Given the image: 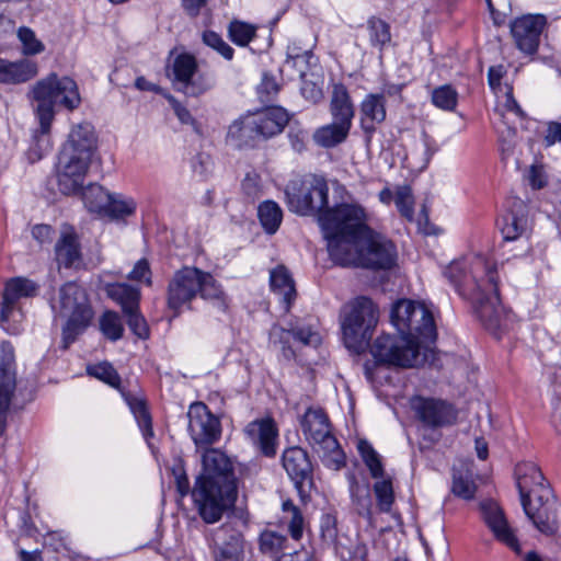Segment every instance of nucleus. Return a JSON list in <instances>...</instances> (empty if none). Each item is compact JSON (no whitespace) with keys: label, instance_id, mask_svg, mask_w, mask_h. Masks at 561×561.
<instances>
[{"label":"nucleus","instance_id":"obj_1","mask_svg":"<svg viewBox=\"0 0 561 561\" xmlns=\"http://www.w3.org/2000/svg\"><path fill=\"white\" fill-rule=\"evenodd\" d=\"M330 257L341 266L390 268L394 244L367 226V213L358 203H342L320 218Z\"/></svg>","mask_w":561,"mask_h":561},{"label":"nucleus","instance_id":"obj_2","mask_svg":"<svg viewBox=\"0 0 561 561\" xmlns=\"http://www.w3.org/2000/svg\"><path fill=\"white\" fill-rule=\"evenodd\" d=\"M399 336L380 335L371 346V355L380 365L410 368L426 357L427 345L436 339V327L431 311L409 299L397 301L390 313Z\"/></svg>","mask_w":561,"mask_h":561},{"label":"nucleus","instance_id":"obj_3","mask_svg":"<svg viewBox=\"0 0 561 561\" xmlns=\"http://www.w3.org/2000/svg\"><path fill=\"white\" fill-rule=\"evenodd\" d=\"M192 496L201 517L208 524L220 519L236 499L231 460L219 449L210 448L202 455V470L196 478Z\"/></svg>","mask_w":561,"mask_h":561},{"label":"nucleus","instance_id":"obj_4","mask_svg":"<svg viewBox=\"0 0 561 561\" xmlns=\"http://www.w3.org/2000/svg\"><path fill=\"white\" fill-rule=\"evenodd\" d=\"M35 117L44 131L50 129L56 108L75 111L81 104V95L77 82L68 76L55 72L36 81L30 90Z\"/></svg>","mask_w":561,"mask_h":561},{"label":"nucleus","instance_id":"obj_5","mask_svg":"<svg viewBox=\"0 0 561 561\" xmlns=\"http://www.w3.org/2000/svg\"><path fill=\"white\" fill-rule=\"evenodd\" d=\"M378 319V307L368 297L359 296L345 304L340 314L345 346L356 353L364 351L373 336Z\"/></svg>","mask_w":561,"mask_h":561},{"label":"nucleus","instance_id":"obj_6","mask_svg":"<svg viewBox=\"0 0 561 561\" xmlns=\"http://www.w3.org/2000/svg\"><path fill=\"white\" fill-rule=\"evenodd\" d=\"M56 317L66 320L62 329L64 346L68 347L90 324L93 312L85 291L76 283L62 285L50 300Z\"/></svg>","mask_w":561,"mask_h":561},{"label":"nucleus","instance_id":"obj_7","mask_svg":"<svg viewBox=\"0 0 561 561\" xmlns=\"http://www.w3.org/2000/svg\"><path fill=\"white\" fill-rule=\"evenodd\" d=\"M328 184L321 178L304 181L299 187L294 183L287 190L288 207L298 215L317 214L320 222V218L337 205L344 202L355 203L343 186L336 185L334 192L339 195L340 202H335L332 207H328Z\"/></svg>","mask_w":561,"mask_h":561},{"label":"nucleus","instance_id":"obj_8","mask_svg":"<svg viewBox=\"0 0 561 561\" xmlns=\"http://www.w3.org/2000/svg\"><path fill=\"white\" fill-rule=\"evenodd\" d=\"M301 427L325 467L339 470L345 465V455L332 435L328 416L322 410L309 409L302 417Z\"/></svg>","mask_w":561,"mask_h":561},{"label":"nucleus","instance_id":"obj_9","mask_svg":"<svg viewBox=\"0 0 561 561\" xmlns=\"http://www.w3.org/2000/svg\"><path fill=\"white\" fill-rule=\"evenodd\" d=\"M38 291V285L33 280L18 276L7 280L0 310L1 327L11 334L20 332V324L23 319L19 300L33 297Z\"/></svg>","mask_w":561,"mask_h":561},{"label":"nucleus","instance_id":"obj_10","mask_svg":"<svg viewBox=\"0 0 561 561\" xmlns=\"http://www.w3.org/2000/svg\"><path fill=\"white\" fill-rule=\"evenodd\" d=\"M172 76L178 89L186 95L197 96L213 87V80L197 70V61L190 54L176 56L172 64Z\"/></svg>","mask_w":561,"mask_h":561},{"label":"nucleus","instance_id":"obj_11","mask_svg":"<svg viewBox=\"0 0 561 561\" xmlns=\"http://www.w3.org/2000/svg\"><path fill=\"white\" fill-rule=\"evenodd\" d=\"M188 433L197 447L211 445L221 434L219 420L208 410L203 402H194L190 405Z\"/></svg>","mask_w":561,"mask_h":561},{"label":"nucleus","instance_id":"obj_12","mask_svg":"<svg viewBox=\"0 0 561 561\" xmlns=\"http://www.w3.org/2000/svg\"><path fill=\"white\" fill-rule=\"evenodd\" d=\"M203 271L186 266L178 271L168 288V305L174 311L187 306L201 289Z\"/></svg>","mask_w":561,"mask_h":561},{"label":"nucleus","instance_id":"obj_13","mask_svg":"<svg viewBox=\"0 0 561 561\" xmlns=\"http://www.w3.org/2000/svg\"><path fill=\"white\" fill-rule=\"evenodd\" d=\"M90 161L69 153H59L55 176L58 190L64 195L78 193L85 181Z\"/></svg>","mask_w":561,"mask_h":561},{"label":"nucleus","instance_id":"obj_14","mask_svg":"<svg viewBox=\"0 0 561 561\" xmlns=\"http://www.w3.org/2000/svg\"><path fill=\"white\" fill-rule=\"evenodd\" d=\"M516 484L518 488L520 503L534 499L542 500L551 495L549 488L540 468L531 462H519L515 467Z\"/></svg>","mask_w":561,"mask_h":561},{"label":"nucleus","instance_id":"obj_15","mask_svg":"<svg viewBox=\"0 0 561 561\" xmlns=\"http://www.w3.org/2000/svg\"><path fill=\"white\" fill-rule=\"evenodd\" d=\"M301 343L302 345L317 346L321 343V336L318 331L308 327H291L284 329L274 325L270 332V342L276 347L286 359L295 357V350L290 341Z\"/></svg>","mask_w":561,"mask_h":561},{"label":"nucleus","instance_id":"obj_16","mask_svg":"<svg viewBox=\"0 0 561 561\" xmlns=\"http://www.w3.org/2000/svg\"><path fill=\"white\" fill-rule=\"evenodd\" d=\"M546 24L547 18L543 14H527L516 19L511 31L517 47L526 54L536 53Z\"/></svg>","mask_w":561,"mask_h":561},{"label":"nucleus","instance_id":"obj_17","mask_svg":"<svg viewBox=\"0 0 561 561\" xmlns=\"http://www.w3.org/2000/svg\"><path fill=\"white\" fill-rule=\"evenodd\" d=\"M95 149L96 137L93 126L89 123H81L72 127L60 152L91 162Z\"/></svg>","mask_w":561,"mask_h":561},{"label":"nucleus","instance_id":"obj_18","mask_svg":"<svg viewBox=\"0 0 561 561\" xmlns=\"http://www.w3.org/2000/svg\"><path fill=\"white\" fill-rule=\"evenodd\" d=\"M387 117L386 99L380 93H368L359 104V126L368 139Z\"/></svg>","mask_w":561,"mask_h":561},{"label":"nucleus","instance_id":"obj_19","mask_svg":"<svg viewBox=\"0 0 561 561\" xmlns=\"http://www.w3.org/2000/svg\"><path fill=\"white\" fill-rule=\"evenodd\" d=\"M215 561H243L242 536L229 526H221L211 536Z\"/></svg>","mask_w":561,"mask_h":561},{"label":"nucleus","instance_id":"obj_20","mask_svg":"<svg viewBox=\"0 0 561 561\" xmlns=\"http://www.w3.org/2000/svg\"><path fill=\"white\" fill-rule=\"evenodd\" d=\"M526 516L534 526L545 535H553L557 531V518L553 513L556 501L552 494L546 499L527 501L522 503Z\"/></svg>","mask_w":561,"mask_h":561},{"label":"nucleus","instance_id":"obj_21","mask_svg":"<svg viewBox=\"0 0 561 561\" xmlns=\"http://www.w3.org/2000/svg\"><path fill=\"white\" fill-rule=\"evenodd\" d=\"M507 203L510 207L501 217L500 229L505 241H515L527 230V207L520 198Z\"/></svg>","mask_w":561,"mask_h":561},{"label":"nucleus","instance_id":"obj_22","mask_svg":"<svg viewBox=\"0 0 561 561\" xmlns=\"http://www.w3.org/2000/svg\"><path fill=\"white\" fill-rule=\"evenodd\" d=\"M411 408L424 423L431 426L443 425L454 419L451 408L440 400L414 397L411 400Z\"/></svg>","mask_w":561,"mask_h":561},{"label":"nucleus","instance_id":"obj_23","mask_svg":"<svg viewBox=\"0 0 561 561\" xmlns=\"http://www.w3.org/2000/svg\"><path fill=\"white\" fill-rule=\"evenodd\" d=\"M55 259L59 267H78L81 263V248L76 230L64 226L55 244Z\"/></svg>","mask_w":561,"mask_h":561},{"label":"nucleus","instance_id":"obj_24","mask_svg":"<svg viewBox=\"0 0 561 561\" xmlns=\"http://www.w3.org/2000/svg\"><path fill=\"white\" fill-rule=\"evenodd\" d=\"M505 75L504 66L493 67V95L496 98L495 111L502 115L511 113L517 117H524L525 113L514 98L513 84L508 81H501Z\"/></svg>","mask_w":561,"mask_h":561},{"label":"nucleus","instance_id":"obj_25","mask_svg":"<svg viewBox=\"0 0 561 561\" xmlns=\"http://www.w3.org/2000/svg\"><path fill=\"white\" fill-rule=\"evenodd\" d=\"M493 539L516 554L522 553L518 530L507 519L503 508L493 501Z\"/></svg>","mask_w":561,"mask_h":561},{"label":"nucleus","instance_id":"obj_26","mask_svg":"<svg viewBox=\"0 0 561 561\" xmlns=\"http://www.w3.org/2000/svg\"><path fill=\"white\" fill-rule=\"evenodd\" d=\"M251 114L252 121L255 122L256 136H262L263 138L279 134L289 121L287 112L278 106L268 107Z\"/></svg>","mask_w":561,"mask_h":561},{"label":"nucleus","instance_id":"obj_27","mask_svg":"<svg viewBox=\"0 0 561 561\" xmlns=\"http://www.w3.org/2000/svg\"><path fill=\"white\" fill-rule=\"evenodd\" d=\"M245 434L250 440L260 447L266 456H273L276 453L277 428L271 419H263L251 422Z\"/></svg>","mask_w":561,"mask_h":561},{"label":"nucleus","instance_id":"obj_28","mask_svg":"<svg viewBox=\"0 0 561 561\" xmlns=\"http://www.w3.org/2000/svg\"><path fill=\"white\" fill-rule=\"evenodd\" d=\"M329 111L333 121L353 126L355 107L347 88L342 83H334L330 98Z\"/></svg>","mask_w":561,"mask_h":561},{"label":"nucleus","instance_id":"obj_29","mask_svg":"<svg viewBox=\"0 0 561 561\" xmlns=\"http://www.w3.org/2000/svg\"><path fill=\"white\" fill-rule=\"evenodd\" d=\"M38 73L37 62L30 59L2 60L0 83L20 84L33 79Z\"/></svg>","mask_w":561,"mask_h":561},{"label":"nucleus","instance_id":"obj_30","mask_svg":"<svg viewBox=\"0 0 561 561\" xmlns=\"http://www.w3.org/2000/svg\"><path fill=\"white\" fill-rule=\"evenodd\" d=\"M255 122L248 113L234 119L228 127L227 141L236 147L249 146L256 138Z\"/></svg>","mask_w":561,"mask_h":561},{"label":"nucleus","instance_id":"obj_31","mask_svg":"<svg viewBox=\"0 0 561 561\" xmlns=\"http://www.w3.org/2000/svg\"><path fill=\"white\" fill-rule=\"evenodd\" d=\"M283 466L296 482L302 481L311 471L307 453L300 447H290L283 454Z\"/></svg>","mask_w":561,"mask_h":561},{"label":"nucleus","instance_id":"obj_32","mask_svg":"<svg viewBox=\"0 0 561 561\" xmlns=\"http://www.w3.org/2000/svg\"><path fill=\"white\" fill-rule=\"evenodd\" d=\"M351 128L352 126L350 125L332 121L316 129L313 140L322 148H333L347 139Z\"/></svg>","mask_w":561,"mask_h":561},{"label":"nucleus","instance_id":"obj_33","mask_svg":"<svg viewBox=\"0 0 561 561\" xmlns=\"http://www.w3.org/2000/svg\"><path fill=\"white\" fill-rule=\"evenodd\" d=\"M270 285L274 294L286 304L288 308L296 297L294 280L286 267L279 265L270 273Z\"/></svg>","mask_w":561,"mask_h":561},{"label":"nucleus","instance_id":"obj_34","mask_svg":"<svg viewBox=\"0 0 561 561\" xmlns=\"http://www.w3.org/2000/svg\"><path fill=\"white\" fill-rule=\"evenodd\" d=\"M201 279V289L198 290L201 297L209 301L217 309L226 311L229 308L230 300L218 282L211 274L204 271Z\"/></svg>","mask_w":561,"mask_h":561},{"label":"nucleus","instance_id":"obj_35","mask_svg":"<svg viewBox=\"0 0 561 561\" xmlns=\"http://www.w3.org/2000/svg\"><path fill=\"white\" fill-rule=\"evenodd\" d=\"M438 149L439 147L436 140L428 135L423 134L409 157L416 169L424 170L427 168Z\"/></svg>","mask_w":561,"mask_h":561},{"label":"nucleus","instance_id":"obj_36","mask_svg":"<svg viewBox=\"0 0 561 561\" xmlns=\"http://www.w3.org/2000/svg\"><path fill=\"white\" fill-rule=\"evenodd\" d=\"M111 194L112 193L104 187L92 184L82 192V199L89 211L105 217L106 209L110 205L108 202L111 201Z\"/></svg>","mask_w":561,"mask_h":561},{"label":"nucleus","instance_id":"obj_37","mask_svg":"<svg viewBox=\"0 0 561 561\" xmlns=\"http://www.w3.org/2000/svg\"><path fill=\"white\" fill-rule=\"evenodd\" d=\"M257 216L265 232L275 233L283 220V210L274 201H265L259 205Z\"/></svg>","mask_w":561,"mask_h":561},{"label":"nucleus","instance_id":"obj_38","mask_svg":"<svg viewBox=\"0 0 561 561\" xmlns=\"http://www.w3.org/2000/svg\"><path fill=\"white\" fill-rule=\"evenodd\" d=\"M280 523L287 528L291 538L299 540L306 526L305 518L300 510L290 501L283 503V516Z\"/></svg>","mask_w":561,"mask_h":561},{"label":"nucleus","instance_id":"obj_39","mask_svg":"<svg viewBox=\"0 0 561 561\" xmlns=\"http://www.w3.org/2000/svg\"><path fill=\"white\" fill-rule=\"evenodd\" d=\"M106 293L114 301L119 304L123 311H130L137 307L139 301V290L127 284H111L106 286Z\"/></svg>","mask_w":561,"mask_h":561},{"label":"nucleus","instance_id":"obj_40","mask_svg":"<svg viewBox=\"0 0 561 561\" xmlns=\"http://www.w3.org/2000/svg\"><path fill=\"white\" fill-rule=\"evenodd\" d=\"M367 34L373 47L382 51L391 43V33L389 25L377 18H370L367 21Z\"/></svg>","mask_w":561,"mask_h":561},{"label":"nucleus","instance_id":"obj_41","mask_svg":"<svg viewBox=\"0 0 561 561\" xmlns=\"http://www.w3.org/2000/svg\"><path fill=\"white\" fill-rule=\"evenodd\" d=\"M16 37L23 56H36L46 49L44 42L28 26H20L16 31Z\"/></svg>","mask_w":561,"mask_h":561},{"label":"nucleus","instance_id":"obj_42","mask_svg":"<svg viewBox=\"0 0 561 561\" xmlns=\"http://www.w3.org/2000/svg\"><path fill=\"white\" fill-rule=\"evenodd\" d=\"M105 217L111 219H124L135 214L137 203L133 197L112 193Z\"/></svg>","mask_w":561,"mask_h":561},{"label":"nucleus","instance_id":"obj_43","mask_svg":"<svg viewBox=\"0 0 561 561\" xmlns=\"http://www.w3.org/2000/svg\"><path fill=\"white\" fill-rule=\"evenodd\" d=\"M123 397L134 414L142 435L148 438L152 436L151 417L147 411L145 401L136 396L123 393Z\"/></svg>","mask_w":561,"mask_h":561},{"label":"nucleus","instance_id":"obj_44","mask_svg":"<svg viewBox=\"0 0 561 561\" xmlns=\"http://www.w3.org/2000/svg\"><path fill=\"white\" fill-rule=\"evenodd\" d=\"M256 31V25L240 20L231 21L227 27L228 36L231 42L241 47L250 44L255 37Z\"/></svg>","mask_w":561,"mask_h":561},{"label":"nucleus","instance_id":"obj_45","mask_svg":"<svg viewBox=\"0 0 561 561\" xmlns=\"http://www.w3.org/2000/svg\"><path fill=\"white\" fill-rule=\"evenodd\" d=\"M357 450L368 468L371 477L379 478L383 474V467L380 455L374 449L371 444L366 439L357 440Z\"/></svg>","mask_w":561,"mask_h":561},{"label":"nucleus","instance_id":"obj_46","mask_svg":"<svg viewBox=\"0 0 561 561\" xmlns=\"http://www.w3.org/2000/svg\"><path fill=\"white\" fill-rule=\"evenodd\" d=\"M49 130L44 131L41 127L34 135V141L26 152V158L31 163L39 161L51 150L53 144L49 137Z\"/></svg>","mask_w":561,"mask_h":561},{"label":"nucleus","instance_id":"obj_47","mask_svg":"<svg viewBox=\"0 0 561 561\" xmlns=\"http://www.w3.org/2000/svg\"><path fill=\"white\" fill-rule=\"evenodd\" d=\"M87 373L114 389L119 390L121 388V377L114 367L107 362L88 366Z\"/></svg>","mask_w":561,"mask_h":561},{"label":"nucleus","instance_id":"obj_48","mask_svg":"<svg viewBox=\"0 0 561 561\" xmlns=\"http://www.w3.org/2000/svg\"><path fill=\"white\" fill-rule=\"evenodd\" d=\"M458 93L449 84L438 87L432 92L433 104L444 111H454L457 106Z\"/></svg>","mask_w":561,"mask_h":561},{"label":"nucleus","instance_id":"obj_49","mask_svg":"<svg viewBox=\"0 0 561 561\" xmlns=\"http://www.w3.org/2000/svg\"><path fill=\"white\" fill-rule=\"evenodd\" d=\"M100 330L111 341H117L123 336L124 327L116 312L106 311L100 319Z\"/></svg>","mask_w":561,"mask_h":561},{"label":"nucleus","instance_id":"obj_50","mask_svg":"<svg viewBox=\"0 0 561 561\" xmlns=\"http://www.w3.org/2000/svg\"><path fill=\"white\" fill-rule=\"evenodd\" d=\"M202 42L215 50L226 60H231L234 49L222 38V36L214 31L207 30L202 33Z\"/></svg>","mask_w":561,"mask_h":561},{"label":"nucleus","instance_id":"obj_51","mask_svg":"<svg viewBox=\"0 0 561 561\" xmlns=\"http://www.w3.org/2000/svg\"><path fill=\"white\" fill-rule=\"evenodd\" d=\"M493 299H496L497 305H500V309L496 308L494 311L496 313V329L500 334L508 332L515 328L517 324V319L515 313L511 309H506L502 306L499 290L493 283Z\"/></svg>","mask_w":561,"mask_h":561},{"label":"nucleus","instance_id":"obj_52","mask_svg":"<svg viewBox=\"0 0 561 561\" xmlns=\"http://www.w3.org/2000/svg\"><path fill=\"white\" fill-rule=\"evenodd\" d=\"M468 268L471 278L477 282L478 288L486 287L490 284V267L484 259L474 256L470 261Z\"/></svg>","mask_w":561,"mask_h":561},{"label":"nucleus","instance_id":"obj_53","mask_svg":"<svg viewBox=\"0 0 561 561\" xmlns=\"http://www.w3.org/2000/svg\"><path fill=\"white\" fill-rule=\"evenodd\" d=\"M478 490L476 481L470 476L455 474L451 491L463 500H472Z\"/></svg>","mask_w":561,"mask_h":561},{"label":"nucleus","instance_id":"obj_54","mask_svg":"<svg viewBox=\"0 0 561 561\" xmlns=\"http://www.w3.org/2000/svg\"><path fill=\"white\" fill-rule=\"evenodd\" d=\"M15 388V379L11 371L0 369V410H5Z\"/></svg>","mask_w":561,"mask_h":561},{"label":"nucleus","instance_id":"obj_55","mask_svg":"<svg viewBox=\"0 0 561 561\" xmlns=\"http://www.w3.org/2000/svg\"><path fill=\"white\" fill-rule=\"evenodd\" d=\"M378 506L381 511L388 512L393 502V489L390 480L377 481L374 485Z\"/></svg>","mask_w":561,"mask_h":561},{"label":"nucleus","instance_id":"obj_56","mask_svg":"<svg viewBox=\"0 0 561 561\" xmlns=\"http://www.w3.org/2000/svg\"><path fill=\"white\" fill-rule=\"evenodd\" d=\"M394 203L402 216L412 219L414 202L410 187H398L394 194Z\"/></svg>","mask_w":561,"mask_h":561},{"label":"nucleus","instance_id":"obj_57","mask_svg":"<svg viewBox=\"0 0 561 561\" xmlns=\"http://www.w3.org/2000/svg\"><path fill=\"white\" fill-rule=\"evenodd\" d=\"M130 330L140 339L149 336V329L144 317L138 312V306L130 311H124Z\"/></svg>","mask_w":561,"mask_h":561},{"label":"nucleus","instance_id":"obj_58","mask_svg":"<svg viewBox=\"0 0 561 561\" xmlns=\"http://www.w3.org/2000/svg\"><path fill=\"white\" fill-rule=\"evenodd\" d=\"M285 537L273 531H265L261 535L260 543L264 552H274L283 549Z\"/></svg>","mask_w":561,"mask_h":561},{"label":"nucleus","instance_id":"obj_59","mask_svg":"<svg viewBox=\"0 0 561 561\" xmlns=\"http://www.w3.org/2000/svg\"><path fill=\"white\" fill-rule=\"evenodd\" d=\"M128 278L135 282H140L150 285L151 272L148 262L145 259L139 260L135 264L131 272L128 274Z\"/></svg>","mask_w":561,"mask_h":561},{"label":"nucleus","instance_id":"obj_60","mask_svg":"<svg viewBox=\"0 0 561 561\" xmlns=\"http://www.w3.org/2000/svg\"><path fill=\"white\" fill-rule=\"evenodd\" d=\"M527 179L533 190H541L548 183L546 173L540 165H531Z\"/></svg>","mask_w":561,"mask_h":561},{"label":"nucleus","instance_id":"obj_61","mask_svg":"<svg viewBox=\"0 0 561 561\" xmlns=\"http://www.w3.org/2000/svg\"><path fill=\"white\" fill-rule=\"evenodd\" d=\"M543 141L546 147H551L557 142H561V123L549 122L547 124Z\"/></svg>","mask_w":561,"mask_h":561},{"label":"nucleus","instance_id":"obj_62","mask_svg":"<svg viewBox=\"0 0 561 561\" xmlns=\"http://www.w3.org/2000/svg\"><path fill=\"white\" fill-rule=\"evenodd\" d=\"M321 534L324 540L334 541L336 538L335 519L331 515H324L321 519Z\"/></svg>","mask_w":561,"mask_h":561},{"label":"nucleus","instance_id":"obj_63","mask_svg":"<svg viewBox=\"0 0 561 561\" xmlns=\"http://www.w3.org/2000/svg\"><path fill=\"white\" fill-rule=\"evenodd\" d=\"M171 105H172V108L175 113V115L178 116V118L180 119V122L182 124H185V125H194L195 121L192 116V114L190 113V111L184 107L183 105H181L175 99L173 98H170L169 99Z\"/></svg>","mask_w":561,"mask_h":561},{"label":"nucleus","instance_id":"obj_64","mask_svg":"<svg viewBox=\"0 0 561 561\" xmlns=\"http://www.w3.org/2000/svg\"><path fill=\"white\" fill-rule=\"evenodd\" d=\"M467 267L463 262L457 261L449 264V266L445 270L444 275L455 285L459 283V275L462 270Z\"/></svg>","mask_w":561,"mask_h":561}]
</instances>
